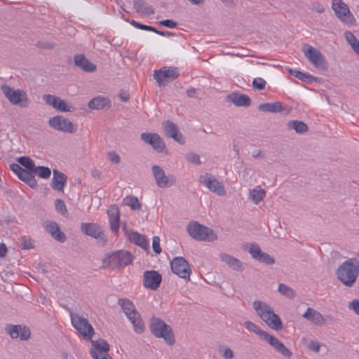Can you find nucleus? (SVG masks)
Masks as SVG:
<instances>
[{
    "label": "nucleus",
    "instance_id": "1",
    "mask_svg": "<svg viewBox=\"0 0 359 359\" xmlns=\"http://www.w3.org/2000/svg\"><path fill=\"white\" fill-rule=\"evenodd\" d=\"M336 276L343 285L353 287L359 276V259L352 257L343 262L337 269Z\"/></svg>",
    "mask_w": 359,
    "mask_h": 359
},
{
    "label": "nucleus",
    "instance_id": "2",
    "mask_svg": "<svg viewBox=\"0 0 359 359\" xmlns=\"http://www.w3.org/2000/svg\"><path fill=\"white\" fill-rule=\"evenodd\" d=\"M257 316L271 328L281 330L283 324L280 317L276 314L271 307L266 302L257 300L252 304Z\"/></svg>",
    "mask_w": 359,
    "mask_h": 359
},
{
    "label": "nucleus",
    "instance_id": "3",
    "mask_svg": "<svg viewBox=\"0 0 359 359\" xmlns=\"http://www.w3.org/2000/svg\"><path fill=\"white\" fill-rule=\"evenodd\" d=\"M134 256L128 251L118 250L108 255L103 259V265L105 267L114 269H122L131 264Z\"/></svg>",
    "mask_w": 359,
    "mask_h": 359
},
{
    "label": "nucleus",
    "instance_id": "4",
    "mask_svg": "<svg viewBox=\"0 0 359 359\" xmlns=\"http://www.w3.org/2000/svg\"><path fill=\"white\" fill-rule=\"evenodd\" d=\"M150 330L155 337L163 338L168 345L175 344V339L171 327L161 318L153 317L151 319Z\"/></svg>",
    "mask_w": 359,
    "mask_h": 359
},
{
    "label": "nucleus",
    "instance_id": "5",
    "mask_svg": "<svg viewBox=\"0 0 359 359\" xmlns=\"http://www.w3.org/2000/svg\"><path fill=\"white\" fill-rule=\"evenodd\" d=\"M187 231L191 238L197 241L211 242L217 238V236L212 229L198 222H191L187 226Z\"/></svg>",
    "mask_w": 359,
    "mask_h": 359
},
{
    "label": "nucleus",
    "instance_id": "6",
    "mask_svg": "<svg viewBox=\"0 0 359 359\" xmlns=\"http://www.w3.org/2000/svg\"><path fill=\"white\" fill-rule=\"evenodd\" d=\"M1 90L12 104L19 105L20 107H28L29 100L26 92L23 90H15L13 88L6 84L1 86Z\"/></svg>",
    "mask_w": 359,
    "mask_h": 359
},
{
    "label": "nucleus",
    "instance_id": "7",
    "mask_svg": "<svg viewBox=\"0 0 359 359\" xmlns=\"http://www.w3.org/2000/svg\"><path fill=\"white\" fill-rule=\"evenodd\" d=\"M70 316L72 324L74 328L86 340H90L94 334V329L88 320L76 313H71Z\"/></svg>",
    "mask_w": 359,
    "mask_h": 359
},
{
    "label": "nucleus",
    "instance_id": "8",
    "mask_svg": "<svg viewBox=\"0 0 359 359\" xmlns=\"http://www.w3.org/2000/svg\"><path fill=\"white\" fill-rule=\"evenodd\" d=\"M151 170L156 184L158 187L164 189L175 184L176 177L172 174L166 175L163 169L159 165H153Z\"/></svg>",
    "mask_w": 359,
    "mask_h": 359
},
{
    "label": "nucleus",
    "instance_id": "9",
    "mask_svg": "<svg viewBox=\"0 0 359 359\" xmlns=\"http://www.w3.org/2000/svg\"><path fill=\"white\" fill-rule=\"evenodd\" d=\"M179 76L180 72L177 67H163L154 72V79L159 86H165L178 78Z\"/></svg>",
    "mask_w": 359,
    "mask_h": 359
},
{
    "label": "nucleus",
    "instance_id": "10",
    "mask_svg": "<svg viewBox=\"0 0 359 359\" xmlns=\"http://www.w3.org/2000/svg\"><path fill=\"white\" fill-rule=\"evenodd\" d=\"M199 182L218 196H223L226 194V190L222 183L210 173L206 172L201 175L199 177Z\"/></svg>",
    "mask_w": 359,
    "mask_h": 359
},
{
    "label": "nucleus",
    "instance_id": "11",
    "mask_svg": "<svg viewBox=\"0 0 359 359\" xmlns=\"http://www.w3.org/2000/svg\"><path fill=\"white\" fill-rule=\"evenodd\" d=\"M305 57L316 67L320 69L327 68L325 58L320 51L309 44H304L302 49Z\"/></svg>",
    "mask_w": 359,
    "mask_h": 359
},
{
    "label": "nucleus",
    "instance_id": "12",
    "mask_svg": "<svg viewBox=\"0 0 359 359\" xmlns=\"http://www.w3.org/2000/svg\"><path fill=\"white\" fill-rule=\"evenodd\" d=\"M332 8L336 16L343 22L351 25L354 17L351 13L348 6L342 0H332Z\"/></svg>",
    "mask_w": 359,
    "mask_h": 359
},
{
    "label": "nucleus",
    "instance_id": "13",
    "mask_svg": "<svg viewBox=\"0 0 359 359\" xmlns=\"http://www.w3.org/2000/svg\"><path fill=\"white\" fill-rule=\"evenodd\" d=\"M172 273L180 278L189 280L191 269L188 262L183 257H175L170 262Z\"/></svg>",
    "mask_w": 359,
    "mask_h": 359
},
{
    "label": "nucleus",
    "instance_id": "14",
    "mask_svg": "<svg viewBox=\"0 0 359 359\" xmlns=\"http://www.w3.org/2000/svg\"><path fill=\"white\" fill-rule=\"evenodd\" d=\"M48 124L53 129L64 133H74L77 130V127L62 116L58 115L50 118Z\"/></svg>",
    "mask_w": 359,
    "mask_h": 359
},
{
    "label": "nucleus",
    "instance_id": "15",
    "mask_svg": "<svg viewBox=\"0 0 359 359\" xmlns=\"http://www.w3.org/2000/svg\"><path fill=\"white\" fill-rule=\"evenodd\" d=\"M5 331L13 339L20 338L22 341H27L31 336L30 329L24 325L8 324Z\"/></svg>",
    "mask_w": 359,
    "mask_h": 359
},
{
    "label": "nucleus",
    "instance_id": "16",
    "mask_svg": "<svg viewBox=\"0 0 359 359\" xmlns=\"http://www.w3.org/2000/svg\"><path fill=\"white\" fill-rule=\"evenodd\" d=\"M140 137L142 141L150 144L158 153L163 152L165 149V144L163 138L157 133H142Z\"/></svg>",
    "mask_w": 359,
    "mask_h": 359
},
{
    "label": "nucleus",
    "instance_id": "17",
    "mask_svg": "<svg viewBox=\"0 0 359 359\" xmlns=\"http://www.w3.org/2000/svg\"><path fill=\"white\" fill-rule=\"evenodd\" d=\"M162 281V276L157 271H146L143 273V285L151 290H156Z\"/></svg>",
    "mask_w": 359,
    "mask_h": 359
},
{
    "label": "nucleus",
    "instance_id": "18",
    "mask_svg": "<svg viewBox=\"0 0 359 359\" xmlns=\"http://www.w3.org/2000/svg\"><path fill=\"white\" fill-rule=\"evenodd\" d=\"M252 257L255 260L268 265L273 264L275 259L268 253L262 251L259 245L256 243L250 245L248 250Z\"/></svg>",
    "mask_w": 359,
    "mask_h": 359
},
{
    "label": "nucleus",
    "instance_id": "19",
    "mask_svg": "<svg viewBox=\"0 0 359 359\" xmlns=\"http://www.w3.org/2000/svg\"><path fill=\"white\" fill-rule=\"evenodd\" d=\"M277 353L286 358H290L292 353L276 337L267 333L264 339Z\"/></svg>",
    "mask_w": 359,
    "mask_h": 359
},
{
    "label": "nucleus",
    "instance_id": "20",
    "mask_svg": "<svg viewBox=\"0 0 359 359\" xmlns=\"http://www.w3.org/2000/svg\"><path fill=\"white\" fill-rule=\"evenodd\" d=\"M163 129L165 135L170 138H172L176 142L181 144H184V140L182 133L179 132L177 126L170 121H166L163 123Z\"/></svg>",
    "mask_w": 359,
    "mask_h": 359
},
{
    "label": "nucleus",
    "instance_id": "21",
    "mask_svg": "<svg viewBox=\"0 0 359 359\" xmlns=\"http://www.w3.org/2000/svg\"><path fill=\"white\" fill-rule=\"evenodd\" d=\"M81 231L86 235L94 238L103 239V232L99 225L95 223H82L81 224Z\"/></svg>",
    "mask_w": 359,
    "mask_h": 359
},
{
    "label": "nucleus",
    "instance_id": "22",
    "mask_svg": "<svg viewBox=\"0 0 359 359\" xmlns=\"http://www.w3.org/2000/svg\"><path fill=\"white\" fill-rule=\"evenodd\" d=\"M111 230L117 233L120 226V213L117 205H111L107 210Z\"/></svg>",
    "mask_w": 359,
    "mask_h": 359
},
{
    "label": "nucleus",
    "instance_id": "23",
    "mask_svg": "<svg viewBox=\"0 0 359 359\" xmlns=\"http://www.w3.org/2000/svg\"><path fill=\"white\" fill-rule=\"evenodd\" d=\"M91 344L93 348L90 351V354L92 357H97L100 354L106 355L109 351V344L103 339H98L97 340H91Z\"/></svg>",
    "mask_w": 359,
    "mask_h": 359
},
{
    "label": "nucleus",
    "instance_id": "24",
    "mask_svg": "<svg viewBox=\"0 0 359 359\" xmlns=\"http://www.w3.org/2000/svg\"><path fill=\"white\" fill-rule=\"evenodd\" d=\"M46 231L56 241L64 243L66 240L65 234L60 231V226L55 222H48L45 226Z\"/></svg>",
    "mask_w": 359,
    "mask_h": 359
},
{
    "label": "nucleus",
    "instance_id": "25",
    "mask_svg": "<svg viewBox=\"0 0 359 359\" xmlns=\"http://www.w3.org/2000/svg\"><path fill=\"white\" fill-rule=\"evenodd\" d=\"M226 100L237 107H249L251 104V100L248 95L238 93L229 94Z\"/></svg>",
    "mask_w": 359,
    "mask_h": 359
},
{
    "label": "nucleus",
    "instance_id": "26",
    "mask_svg": "<svg viewBox=\"0 0 359 359\" xmlns=\"http://www.w3.org/2000/svg\"><path fill=\"white\" fill-rule=\"evenodd\" d=\"M53 173L51 187L55 190L62 191L67 183V176L56 169L53 170Z\"/></svg>",
    "mask_w": 359,
    "mask_h": 359
},
{
    "label": "nucleus",
    "instance_id": "27",
    "mask_svg": "<svg viewBox=\"0 0 359 359\" xmlns=\"http://www.w3.org/2000/svg\"><path fill=\"white\" fill-rule=\"evenodd\" d=\"M303 317L316 325H323L325 319L323 315L318 311L309 307L303 314Z\"/></svg>",
    "mask_w": 359,
    "mask_h": 359
},
{
    "label": "nucleus",
    "instance_id": "28",
    "mask_svg": "<svg viewBox=\"0 0 359 359\" xmlns=\"http://www.w3.org/2000/svg\"><path fill=\"white\" fill-rule=\"evenodd\" d=\"M74 64L86 72H93L96 69V66L82 54L74 56Z\"/></svg>",
    "mask_w": 359,
    "mask_h": 359
},
{
    "label": "nucleus",
    "instance_id": "29",
    "mask_svg": "<svg viewBox=\"0 0 359 359\" xmlns=\"http://www.w3.org/2000/svg\"><path fill=\"white\" fill-rule=\"evenodd\" d=\"M219 257L222 261L225 262L232 269L237 271L243 270V264L238 259L226 253H221Z\"/></svg>",
    "mask_w": 359,
    "mask_h": 359
},
{
    "label": "nucleus",
    "instance_id": "30",
    "mask_svg": "<svg viewBox=\"0 0 359 359\" xmlns=\"http://www.w3.org/2000/svg\"><path fill=\"white\" fill-rule=\"evenodd\" d=\"M258 109L264 112L276 113L283 111L285 109V106L280 102H267L259 105Z\"/></svg>",
    "mask_w": 359,
    "mask_h": 359
},
{
    "label": "nucleus",
    "instance_id": "31",
    "mask_svg": "<svg viewBox=\"0 0 359 359\" xmlns=\"http://www.w3.org/2000/svg\"><path fill=\"white\" fill-rule=\"evenodd\" d=\"M133 7L138 13L151 15L154 13V10L144 0H133Z\"/></svg>",
    "mask_w": 359,
    "mask_h": 359
},
{
    "label": "nucleus",
    "instance_id": "32",
    "mask_svg": "<svg viewBox=\"0 0 359 359\" xmlns=\"http://www.w3.org/2000/svg\"><path fill=\"white\" fill-rule=\"evenodd\" d=\"M128 239L135 245L141 247L144 250H147L149 248V243L144 236L136 231H132L128 235Z\"/></svg>",
    "mask_w": 359,
    "mask_h": 359
},
{
    "label": "nucleus",
    "instance_id": "33",
    "mask_svg": "<svg viewBox=\"0 0 359 359\" xmlns=\"http://www.w3.org/2000/svg\"><path fill=\"white\" fill-rule=\"evenodd\" d=\"M287 127L289 130H294L296 133L303 134L308 131L307 125L303 121L293 120L287 123Z\"/></svg>",
    "mask_w": 359,
    "mask_h": 359
},
{
    "label": "nucleus",
    "instance_id": "34",
    "mask_svg": "<svg viewBox=\"0 0 359 359\" xmlns=\"http://www.w3.org/2000/svg\"><path fill=\"white\" fill-rule=\"evenodd\" d=\"M35 172L25 170L19 177V179L25 182L31 188H35L37 186V182L34 177Z\"/></svg>",
    "mask_w": 359,
    "mask_h": 359
},
{
    "label": "nucleus",
    "instance_id": "35",
    "mask_svg": "<svg viewBox=\"0 0 359 359\" xmlns=\"http://www.w3.org/2000/svg\"><path fill=\"white\" fill-rule=\"evenodd\" d=\"M118 303L119 306L123 309V313L126 316L130 315L131 313H134L135 311H137L135 305L128 299L126 298H121L118 299Z\"/></svg>",
    "mask_w": 359,
    "mask_h": 359
},
{
    "label": "nucleus",
    "instance_id": "36",
    "mask_svg": "<svg viewBox=\"0 0 359 359\" xmlns=\"http://www.w3.org/2000/svg\"><path fill=\"white\" fill-rule=\"evenodd\" d=\"M109 101L107 98L98 96L92 99L88 103V107L91 109H102L107 104Z\"/></svg>",
    "mask_w": 359,
    "mask_h": 359
},
{
    "label": "nucleus",
    "instance_id": "37",
    "mask_svg": "<svg viewBox=\"0 0 359 359\" xmlns=\"http://www.w3.org/2000/svg\"><path fill=\"white\" fill-rule=\"evenodd\" d=\"M244 325L245 328L250 332H252L257 334L262 339H264L266 334L268 333L266 331H264L260 329V327L254 323L253 322H251L250 320H247L244 323Z\"/></svg>",
    "mask_w": 359,
    "mask_h": 359
},
{
    "label": "nucleus",
    "instance_id": "38",
    "mask_svg": "<svg viewBox=\"0 0 359 359\" xmlns=\"http://www.w3.org/2000/svg\"><path fill=\"white\" fill-rule=\"evenodd\" d=\"M288 72L290 75L299 79V80L304 82H311L313 81H316V79L312 75L309 74L307 73L302 72L297 69H289Z\"/></svg>",
    "mask_w": 359,
    "mask_h": 359
},
{
    "label": "nucleus",
    "instance_id": "39",
    "mask_svg": "<svg viewBox=\"0 0 359 359\" xmlns=\"http://www.w3.org/2000/svg\"><path fill=\"white\" fill-rule=\"evenodd\" d=\"M265 196L266 191L263 189H253L249 193V197L255 204H258Z\"/></svg>",
    "mask_w": 359,
    "mask_h": 359
},
{
    "label": "nucleus",
    "instance_id": "40",
    "mask_svg": "<svg viewBox=\"0 0 359 359\" xmlns=\"http://www.w3.org/2000/svg\"><path fill=\"white\" fill-rule=\"evenodd\" d=\"M123 204L130 207L133 210H140L142 207L138 198L135 196H127L123 199Z\"/></svg>",
    "mask_w": 359,
    "mask_h": 359
},
{
    "label": "nucleus",
    "instance_id": "41",
    "mask_svg": "<svg viewBox=\"0 0 359 359\" xmlns=\"http://www.w3.org/2000/svg\"><path fill=\"white\" fill-rule=\"evenodd\" d=\"M18 162L26 170L36 171V166L34 161L29 156H21L18 158Z\"/></svg>",
    "mask_w": 359,
    "mask_h": 359
},
{
    "label": "nucleus",
    "instance_id": "42",
    "mask_svg": "<svg viewBox=\"0 0 359 359\" xmlns=\"http://www.w3.org/2000/svg\"><path fill=\"white\" fill-rule=\"evenodd\" d=\"M278 290L281 294L290 299H293L296 295V293L292 288L283 283L279 284Z\"/></svg>",
    "mask_w": 359,
    "mask_h": 359
},
{
    "label": "nucleus",
    "instance_id": "43",
    "mask_svg": "<svg viewBox=\"0 0 359 359\" xmlns=\"http://www.w3.org/2000/svg\"><path fill=\"white\" fill-rule=\"evenodd\" d=\"M55 109L62 112L72 111L74 110V107L72 106L68 105L67 102L60 97H59Z\"/></svg>",
    "mask_w": 359,
    "mask_h": 359
},
{
    "label": "nucleus",
    "instance_id": "44",
    "mask_svg": "<svg viewBox=\"0 0 359 359\" xmlns=\"http://www.w3.org/2000/svg\"><path fill=\"white\" fill-rule=\"evenodd\" d=\"M35 174H36L38 177L42 179H48L51 175V170L48 167L38 166L36 167Z\"/></svg>",
    "mask_w": 359,
    "mask_h": 359
},
{
    "label": "nucleus",
    "instance_id": "45",
    "mask_svg": "<svg viewBox=\"0 0 359 359\" xmlns=\"http://www.w3.org/2000/svg\"><path fill=\"white\" fill-rule=\"evenodd\" d=\"M344 36L348 42V43L351 46V48L353 50L356 48L355 45L359 44V41L355 36V35L349 31H347L344 33Z\"/></svg>",
    "mask_w": 359,
    "mask_h": 359
},
{
    "label": "nucleus",
    "instance_id": "46",
    "mask_svg": "<svg viewBox=\"0 0 359 359\" xmlns=\"http://www.w3.org/2000/svg\"><path fill=\"white\" fill-rule=\"evenodd\" d=\"M134 331L136 333L142 334L145 330L144 323L141 316L136 318V320L132 323Z\"/></svg>",
    "mask_w": 359,
    "mask_h": 359
},
{
    "label": "nucleus",
    "instance_id": "47",
    "mask_svg": "<svg viewBox=\"0 0 359 359\" xmlns=\"http://www.w3.org/2000/svg\"><path fill=\"white\" fill-rule=\"evenodd\" d=\"M43 100L48 105L55 109L59 97L50 94H46L43 95Z\"/></svg>",
    "mask_w": 359,
    "mask_h": 359
},
{
    "label": "nucleus",
    "instance_id": "48",
    "mask_svg": "<svg viewBox=\"0 0 359 359\" xmlns=\"http://www.w3.org/2000/svg\"><path fill=\"white\" fill-rule=\"evenodd\" d=\"M20 247L24 250L33 248V241L29 237L22 236L20 238Z\"/></svg>",
    "mask_w": 359,
    "mask_h": 359
},
{
    "label": "nucleus",
    "instance_id": "49",
    "mask_svg": "<svg viewBox=\"0 0 359 359\" xmlns=\"http://www.w3.org/2000/svg\"><path fill=\"white\" fill-rule=\"evenodd\" d=\"M55 210L61 213L62 215H65L67 213L66 205L62 199H57L55 201Z\"/></svg>",
    "mask_w": 359,
    "mask_h": 359
},
{
    "label": "nucleus",
    "instance_id": "50",
    "mask_svg": "<svg viewBox=\"0 0 359 359\" xmlns=\"http://www.w3.org/2000/svg\"><path fill=\"white\" fill-rule=\"evenodd\" d=\"M185 158L186 160L190 163L196 165H200L201 163L199 155L194 152L188 153Z\"/></svg>",
    "mask_w": 359,
    "mask_h": 359
},
{
    "label": "nucleus",
    "instance_id": "51",
    "mask_svg": "<svg viewBox=\"0 0 359 359\" xmlns=\"http://www.w3.org/2000/svg\"><path fill=\"white\" fill-rule=\"evenodd\" d=\"M266 84V81L260 77L255 78L252 81L253 88L259 90H264L265 88Z\"/></svg>",
    "mask_w": 359,
    "mask_h": 359
},
{
    "label": "nucleus",
    "instance_id": "52",
    "mask_svg": "<svg viewBox=\"0 0 359 359\" xmlns=\"http://www.w3.org/2000/svg\"><path fill=\"white\" fill-rule=\"evenodd\" d=\"M152 248L156 254H160L161 252L160 238L158 236L153 237Z\"/></svg>",
    "mask_w": 359,
    "mask_h": 359
},
{
    "label": "nucleus",
    "instance_id": "53",
    "mask_svg": "<svg viewBox=\"0 0 359 359\" xmlns=\"http://www.w3.org/2000/svg\"><path fill=\"white\" fill-rule=\"evenodd\" d=\"M158 24L161 26L166 27L170 29L175 28L177 26V22L169 19L160 21Z\"/></svg>",
    "mask_w": 359,
    "mask_h": 359
},
{
    "label": "nucleus",
    "instance_id": "54",
    "mask_svg": "<svg viewBox=\"0 0 359 359\" xmlns=\"http://www.w3.org/2000/svg\"><path fill=\"white\" fill-rule=\"evenodd\" d=\"M348 307L359 316V299H354L348 303Z\"/></svg>",
    "mask_w": 359,
    "mask_h": 359
},
{
    "label": "nucleus",
    "instance_id": "55",
    "mask_svg": "<svg viewBox=\"0 0 359 359\" xmlns=\"http://www.w3.org/2000/svg\"><path fill=\"white\" fill-rule=\"evenodd\" d=\"M36 46L41 49L52 50L54 48V44L48 41H38Z\"/></svg>",
    "mask_w": 359,
    "mask_h": 359
},
{
    "label": "nucleus",
    "instance_id": "56",
    "mask_svg": "<svg viewBox=\"0 0 359 359\" xmlns=\"http://www.w3.org/2000/svg\"><path fill=\"white\" fill-rule=\"evenodd\" d=\"M11 170L14 172L18 177H19L20 175L23 172V171L25 170L22 168L19 164L18 163H12L10 165Z\"/></svg>",
    "mask_w": 359,
    "mask_h": 359
},
{
    "label": "nucleus",
    "instance_id": "57",
    "mask_svg": "<svg viewBox=\"0 0 359 359\" xmlns=\"http://www.w3.org/2000/svg\"><path fill=\"white\" fill-rule=\"evenodd\" d=\"M109 159L114 163L118 164L121 161L120 156L115 151H110L107 154Z\"/></svg>",
    "mask_w": 359,
    "mask_h": 359
},
{
    "label": "nucleus",
    "instance_id": "58",
    "mask_svg": "<svg viewBox=\"0 0 359 359\" xmlns=\"http://www.w3.org/2000/svg\"><path fill=\"white\" fill-rule=\"evenodd\" d=\"M311 10L318 13H322L325 11L323 5L319 2H314L311 4Z\"/></svg>",
    "mask_w": 359,
    "mask_h": 359
},
{
    "label": "nucleus",
    "instance_id": "59",
    "mask_svg": "<svg viewBox=\"0 0 359 359\" xmlns=\"http://www.w3.org/2000/svg\"><path fill=\"white\" fill-rule=\"evenodd\" d=\"M320 347V345L319 342H318L316 341H311L308 345V348L310 350H311L316 353L319 352Z\"/></svg>",
    "mask_w": 359,
    "mask_h": 359
},
{
    "label": "nucleus",
    "instance_id": "60",
    "mask_svg": "<svg viewBox=\"0 0 359 359\" xmlns=\"http://www.w3.org/2000/svg\"><path fill=\"white\" fill-rule=\"evenodd\" d=\"M222 356L225 359H231L234 357L233 351L230 348H224L223 349Z\"/></svg>",
    "mask_w": 359,
    "mask_h": 359
},
{
    "label": "nucleus",
    "instance_id": "61",
    "mask_svg": "<svg viewBox=\"0 0 359 359\" xmlns=\"http://www.w3.org/2000/svg\"><path fill=\"white\" fill-rule=\"evenodd\" d=\"M8 248L4 243H0V258H4L6 256Z\"/></svg>",
    "mask_w": 359,
    "mask_h": 359
},
{
    "label": "nucleus",
    "instance_id": "62",
    "mask_svg": "<svg viewBox=\"0 0 359 359\" xmlns=\"http://www.w3.org/2000/svg\"><path fill=\"white\" fill-rule=\"evenodd\" d=\"M128 319L130 321V323H132L133 322L135 321L136 320V318H139L140 316H141L140 313L137 311H135L134 313H131L130 315H127L126 316Z\"/></svg>",
    "mask_w": 359,
    "mask_h": 359
},
{
    "label": "nucleus",
    "instance_id": "63",
    "mask_svg": "<svg viewBox=\"0 0 359 359\" xmlns=\"http://www.w3.org/2000/svg\"><path fill=\"white\" fill-rule=\"evenodd\" d=\"M154 33H156L161 36H166V37H170V36H174V34L172 32H166V31H161L157 29H156V32Z\"/></svg>",
    "mask_w": 359,
    "mask_h": 359
},
{
    "label": "nucleus",
    "instance_id": "64",
    "mask_svg": "<svg viewBox=\"0 0 359 359\" xmlns=\"http://www.w3.org/2000/svg\"><path fill=\"white\" fill-rule=\"evenodd\" d=\"M118 97L123 102H127L130 97L129 94L125 91H121L118 94Z\"/></svg>",
    "mask_w": 359,
    "mask_h": 359
}]
</instances>
